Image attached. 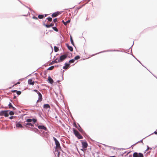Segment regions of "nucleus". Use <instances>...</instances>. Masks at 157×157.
<instances>
[{
  "instance_id": "obj_1",
  "label": "nucleus",
  "mask_w": 157,
  "mask_h": 157,
  "mask_svg": "<svg viewBox=\"0 0 157 157\" xmlns=\"http://www.w3.org/2000/svg\"><path fill=\"white\" fill-rule=\"evenodd\" d=\"M26 121L27 122L25 123V125L27 127L29 128L28 126V125H30L31 127L34 126V124L36 121V119H28L26 120Z\"/></svg>"
},
{
  "instance_id": "obj_2",
  "label": "nucleus",
  "mask_w": 157,
  "mask_h": 157,
  "mask_svg": "<svg viewBox=\"0 0 157 157\" xmlns=\"http://www.w3.org/2000/svg\"><path fill=\"white\" fill-rule=\"evenodd\" d=\"M73 132L75 135L78 139H82L83 138V137L75 129H73Z\"/></svg>"
},
{
  "instance_id": "obj_3",
  "label": "nucleus",
  "mask_w": 157,
  "mask_h": 157,
  "mask_svg": "<svg viewBox=\"0 0 157 157\" xmlns=\"http://www.w3.org/2000/svg\"><path fill=\"white\" fill-rule=\"evenodd\" d=\"M53 139L54 141L55 142V144L56 145V147L57 149L59 148H60V146L59 144V143L58 141L54 137H53Z\"/></svg>"
},
{
  "instance_id": "obj_4",
  "label": "nucleus",
  "mask_w": 157,
  "mask_h": 157,
  "mask_svg": "<svg viewBox=\"0 0 157 157\" xmlns=\"http://www.w3.org/2000/svg\"><path fill=\"white\" fill-rule=\"evenodd\" d=\"M133 157H144V155L141 153L135 152L133 154Z\"/></svg>"
},
{
  "instance_id": "obj_5",
  "label": "nucleus",
  "mask_w": 157,
  "mask_h": 157,
  "mask_svg": "<svg viewBox=\"0 0 157 157\" xmlns=\"http://www.w3.org/2000/svg\"><path fill=\"white\" fill-rule=\"evenodd\" d=\"M67 55L66 54H64L61 56L59 58V60L61 61V62H62L64 59H65L67 57Z\"/></svg>"
},
{
  "instance_id": "obj_6",
  "label": "nucleus",
  "mask_w": 157,
  "mask_h": 157,
  "mask_svg": "<svg viewBox=\"0 0 157 157\" xmlns=\"http://www.w3.org/2000/svg\"><path fill=\"white\" fill-rule=\"evenodd\" d=\"M82 144L83 148H86L88 146V144L86 141L82 142Z\"/></svg>"
},
{
  "instance_id": "obj_7",
  "label": "nucleus",
  "mask_w": 157,
  "mask_h": 157,
  "mask_svg": "<svg viewBox=\"0 0 157 157\" xmlns=\"http://www.w3.org/2000/svg\"><path fill=\"white\" fill-rule=\"evenodd\" d=\"M38 128L41 130H44L46 131L47 130V128L44 125H39L38 126Z\"/></svg>"
},
{
  "instance_id": "obj_8",
  "label": "nucleus",
  "mask_w": 157,
  "mask_h": 157,
  "mask_svg": "<svg viewBox=\"0 0 157 157\" xmlns=\"http://www.w3.org/2000/svg\"><path fill=\"white\" fill-rule=\"evenodd\" d=\"M39 96L38 100H37V102H39L41 101L42 99V96L41 93H39V94H38Z\"/></svg>"
},
{
  "instance_id": "obj_9",
  "label": "nucleus",
  "mask_w": 157,
  "mask_h": 157,
  "mask_svg": "<svg viewBox=\"0 0 157 157\" xmlns=\"http://www.w3.org/2000/svg\"><path fill=\"white\" fill-rule=\"evenodd\" d=\"M28 82L29 84L32 85H33L35 83V82L34 81H33L31 79H29L28 80Z\"/></svg>"
},
{
  "instance_id": "obj_10",
  "label": "nucleus",
  "mask_w": 157,
  "mask_h": 157,
  "mask_svg": "<svg viewBox=\"0 0 157 157\" xmlns=\"http://www.w3.org/2000/svg\"><path fill=\"white\" fill-rule=\"evenodd\" d=\"M54 154L56 156L57 155L58 157H59L60 155V152L57 148H56L55 149Z\"/></svg>"
},
{
  "instance_id": "obj_11",
  "label": "nucleus",
  "mask_w": 157,
  "mask_h": 157,
  "mask_svg": "<svg viewBox=\"0 0 157 157\" xmlns=\"http://www.w3.org/2000/svg\"><path fill=\"white\" fill-rule=\"evenodd\" d=\"M69 66V64L66 63L65 64V66L63 67V68L64 69L66 70L68 68Z\"/></svg>"
},
{
  "instance_id": "obj_12",
  "label": "nucleus",
  "mask_w": 157,
  "mask_h": 157,
  "mask_svg": "<svg viewBox=\"0 0 157 157\" xmlns=\"http://www.w3.org/2000/svg\"><path fill=\"white\" fill-rule=\"evenodd\" d=\"M58 14H59V13L57 12L53 13L52 15V16L53 17H56Z\"/></svg>"
},
{
  "instance_id": "obj_13",
  "label": "nucleus",
  "mask_w": 157,
  "mask_h": 157,
  "mask_svg": "<svg viewBox=\"0 0 157 157\" xmlns=\"http://www.w3.org/2000/svg\"><path fill=\"white\" fill-rule=\"evenodd\" d=\"M68 49H69L71 51H72L73 50L72 47L71 46H70L68 44H66Z\"/></svg>"
},
{
  "instance_id": "obj_14",
  "label": "nucleus",
  "mask_w": 157,
  "mask_h": 157,
  "mask_svg": "<svg viewBox=\"0 0 157 157\" xmlns=\"http://www.w3.org/2000/svg\"><path fill=\"white\" fill-rule=\"evenodd\" d=\"M48 81L51 84H52L53 82V79L50 76L48 78Z\"/></svg>"
},
{
  "instance_id": "obj_15",
  "label": "nucleus",
  "mask_w": 157,
  "mask_h": 157,
  "mask_svg": "<svg viewBox=\"0 0 157 157\" xmlns=\"http://www.w3.org/2000/svg\"><path fill=\"white\" fill-rule=\"evenodd\" d=\"M16 126L17 128H22L23 127L22 125L19 123H17L16 124Z\"/></svg>"
},
{
  "instance_id": "obj_16",
  "label": "nucleus",
  "mask_w": 157,
  "mask_h": 157,
  "mask_svg": "<svg viewBox=\"0 0 157 157\" xmlns=\"http://www.w3.org/2000/svg\"><path fill=\"white\" fill-rule=\"evenodd\" d=\"M44 108L46 109L48 108H50V106L48 104H44Z\"/></svg>"
},
{
  "instance_id": "obj_17",
  "label": "nucleus",
  "mask_w": 157,
  "mask_h": 157,
  "mask_svg": "<svg viewBox=\"0 0 157 157\" xmlns=\"http://www.w3.org/2000/svg\"><path fill=\"white\" fill-rule=\"evenodd\" d=\"M30 129L36 132H37L38 131V129L36 128H31Z\"/></svg>"
},
{
  "instance_id": "obj_18",
  "label": "nucleus",
  "mask_w": 157,
  "mask_h": 157,
  "mask_svg": "<svg viewBox=\"0 0 157 157\" xmlns=\"http://www.w3.org/2000/svg\"><path fill=\"white\" fill-rule=\"evenodd\" d=\"M7 111H4V115L6 117H7L8 116V114L7 113Z\"/></svg>"
},
{
  "instance_id": "obj_19",
  "label": "nucleus",
  "mask_w": 157,
  "mask_h": 157,
  "mask_svg": "<svg viewBox=\"0 0 157 157\" xmlns=\"http://www.w3.org/2000/svg\"><path fill=\"white\" fill-rule=\"evenodd\" d=\"M63 23L65 25H67V24L70 22V20H68L66 22H64L63 20L62 21Z\"/></svg>"
},
{
  "instance_id": "obj_20",
  "label": "nucleus",
  "mask_w": 157,
  "mask_h": 157,
  "mask_svg": "<svg viewBox=\"0 0 157 157\" xmlns=\"http://www.w3.org/2000/svg\"><path fill=\"white\" fill-rule=\"evenodd\" d=\"M55 60V62H56V63L61 62V61L59 60V58H57Z\"/></svg>"
},
{
  "instance_id": "obj_21",
  "label": "nucleus",
  "mask_w": 157,
  "mask_h": 157,
  "mask_svg": "<svg viewBox=\"0 0 157 157\" xmlns=\"http://www.w3.org/2000/svg\"><path fill=\"white\" fill-rule=\"evenodd\" d=\"M54 50L55 52H57L59 50L58 48L56 47V46H55L54 47Z\"/></svg>"
},
{
  "instance_id": "obj_22",
  "label": "nucleus",
  "mask_w": 157,
  "mask_h": 157,
  "mask_svg": "<svg viewBox=\"0 0 157 157\" xmlns=\"http://www.w3.org/2000/svg\"><path fill=\"white\" fill-rule=\"evenodd\" d=\"M54 68V66H51L50 67H49L48 70H52Z\"/></svg>"
},
{
  "instance_id": "obj_23",
  "label": "nucleus",
  "mask_w": 157,
  "mask_h": 157,
  "mask_svg": "<svg viewBox=\"0 0 157 157\" xmlns=\"http://www.w3.org/2000/svg\"><path fill=\"white\" fill-rule=\"evenodd\" d=\"M44 15H39L38 16V17L40 19H42L44 17Z\"/></svg>"
},
{
  "instance_id": "obj_24",
  "label": "nucleus",
  "mask_w": 157,
  "mask_h": 157,
  "mask_svg": "<svg viewBox=\"0 0 157 157\" xmlns=\"http://www.w3.org/2000/svg\"><path fill=\"white\" fill-rule=\"evenodd\" d=\"M4 111H1L0 112V116H3Z\"/></svg>"
},
{
  "instance_id": "obj_25",
  "label": "nucleus",
  "mask_w": 157,
  "mask_h": 157,
  "mask_svg": "<svg viewBox=\"0 0 157 157\" xmlns=\"http://www.w3.org/2000/svg\"><path fill=\"white\" fill-rule=\"evenodd\" d=\"M80 57L79 56H77L75 57L74 59H75V60H77V59H80Z\"/></svg>"
},
{
  "instance_id": "obj_26",
  "label": "nucleus",
  "mask_w": 157,
  "mask_h": 157,
  "mask_svg": "<svg viewBox=\"0 0 157 157\" xmlns=\"http://www.w3.org/2000/svg\"><path fill=\"white\" fill-rule=\"evenodd\" d=\"M47 19L48 20L50 21H51L52 20V18L51 17H48L47 18Z\"/></svg>"
},
{
  "instance_id": "obj_27",
  "label": "nucleus",
  "mask_w": 157,
  "mask_h": 157,
  "mask_svg": "<svg viewBox=\"0 0 157 157\" xmlns=\"http://www.w3.org/2000/svg\"><path fill=\"white\" fill-rule=\"evenodd\" d=\"M70 41H71V44L73 45H74V42H73V40L72 39V38H71L70 39Z\"/></svg>"
},
{
  "instance_id": "obj_28",
  "label": "nucleus",
  "mask_w": 157,
  "mask_h": 157,
  "mask_svg": "<svg viewBox=\"0 0 157 157\" xmlns=\"http://www.w3.org/2000/svg\"><path fill=\"white\" fill-rule=\"evenodd\" d=\"M52 28L56 32L58 31V29L56 28V27H52Z\"/></svg>"
},
{
  "instance_id": "obj_29",
  "label": "nucleus",
  "mask_w": 157,
  "mask_h": 157,
  "mask_svg": "<svg viewBox=\"0 0 157 157\" xmlns=\"http://www.w3.org/2000/svg\"><path fill=\"white\" fill-rule=\"evenodd\" d=\"M75 61V59H72L69 61V63H73Z\"/></svg>"
},
{
  "instance_id": "obj_30",
  "label": "nucleus",
  "mask_w": 157,
  "mask_h": 157,
  "mask_svg": "<svg viewBox=\"0 0 157 157\" xmlns=\"http://www.w3.org/2000/svg\"><path fill=\"white\" fill-rule=\"evenodd\" d=\"M9 114L10 115H13L14 114V113L13 111H10Z\"/></svg>"
},
{
  "instance_id": "obj_31",
  "label": "nucleus",
  "mask_w": 157,
  "mask_h": 157,
  "mask_svg": "<svg viewBox=\"0 0 157 157\" xmlns=\"http://www.w3.org/2000/svg\"><path fill=\"white\" fill-rule=\"evenodd\" d=\"M9 106V107L10 108H11L12 107H13V106L12 105V104H11V103H10V102L9 103V105H8Z\"/></svg>"
},
{
  "instance_id": "obj_32",
  "label": "nucleus",
  "mask_w": 157,
  "mask_h": 157,
  "mask_svg": "<svg viewBox=\"0 0 157 157\" xmlns=\"http://www.w3.org/2000/svg\"><path fill=\"white\" fill-rule=\"evenodd\" d=\"M16 92L17 94L18 95L20 94L21 93V92L20 91H17Z\"/></svg>"
},
{
  "instance_id": "obj_33",
  "label": "nucleus",
  "mask_w": 157,
  "mask_h": 157,
  "mask_svg": "<svg viewBox=\"0 0 157 157\" xmlns=\"http://www.w3.org/2000/svg\"><path fill=\"white\" fill-rule=\"evenodd\" d=\"M79 128H78V129L79 130V131L80 132H82V129L81 128L80 126H79Z\"/></svg>"
},
{
  "instance_id": "obj_34",
  "label": "nucleus",
  "mask_w": 157,
  "mask_h": 157,
  "mask_svg": "<svg viewBox=\"0 0 157 157\" xmlns=\"http://www.w3.org/2000/svg\"><path fill=\"white\" fill-rule=\"evenodd\" d=\"M33 91L35 92H36L38 94H39V93H40V92H39V91L36 90H33Z\"/></svg>"
},
{
  "instance_id": "obj_35",
  "label": "nucleus",
  "mask_w": 157,
  "mask_h": 157,
  "mask_svg": "<svg viewBox=\"0 0 157 157\" xmlns=\"http://www.w3.org/2000/svg\"><path fill=\"white\" fill-rule=\"evenodd\" d=\"M44 25L46 26V27L48 28L50 27V26L49 25Z\"/></svg>"
},
{
  "instance_id": "obj_36",
  "label": "nucleus",
  "mask_w": 157,
  "mask_h": 157,
  "mask_svg": "<svg viewBox=\"0 0 157 157\" xmlns=\"http://www.w3.org/2000/svg\"><path fill=\"white\" fill-rule=\"evenodd\" d=\"M57 19L56 18H55V19H54L53 20V21L55 23H56V22H57Z\"/></svg>"
},
{
  "instance_id": "obj_37",
  "label": "nucleus",
  "mask_w": 157,
  "mask_h": 157,
  "mask_svg": "<svg viewBox=\"0 0 157 157\" xmlns=\"http://www.w3.org/2000/svg\"><path fill=\"white\" fill-rule=\"evenodd\" d=\"M56 63V62H55V60H54L51 63V64H53L54 63Z\"/></svg>"
},
{
  "instance_id": "obj_38",
  "label": "nucleus",
  "mask_w": 157,
  "mask_h": 157,
  "mask_svg": "<svg viewBox=\"0 0 157 157\" xmlns=\"http://www.w3.org/2000/svg\"><path fill=\"white\" fill-rule=\"evenodd\" d=\"M33 18L34 19H36V20L38 19V18L37 17H35V16L33 17Z\"/></svg>"
},
{
  "instance_id": "obj_39",
  "label": "nucleus",
  "mask_w": 157,
  "mask_h": 157,
  "mask_svg": "<svg viewBox=\"0 0 157 157\" xmlns=\"http://www.w3.org/2000/svg\"><path fill=\"white\" fill-rule=\"evenodd\" d=\"M153 133H154L155 134L157 135V132L156 131H155L154 133H152L151 134V135L153 134Z\"/></svg>"
},
{
  "instance_id": "obj_40",
  "label": "nucleus",
  "mask_w": 157,
  "mask_h": 157,
  "mask_svg": "<svg viewBox=\"0 0 157 157\" xmlns=\"http://www.w3.org/2000/svg\"><path fill=\"white\" fill-rule=\"evenodd\" d=\"M149 149V147L148 146H147V149H146V151H147Z\"/></svg>"
},
{
  "instance_id": "obj_41",
  "label": "nucleus",
  "mask_w": 157,
  "mask_h": 157,
  "mask_svg": "<svg viewBox=\"0 0 157 157\" xmlns=\"http://www.w3.org/2000/svg\"><path fill=\"white\" fill-rule=\"evenodd\" d=\"M20 83V82H18L17 83H16V84H15V85H17V84H19Z\"/></svg>"
},
{
  "instance_id": "obj_42",
  "label": "nucleus",
  "mask_w": 157,
  "mask_h": 157,
  "mask_svg": "<svg viewBox=\"0 0 157 157\" xmlns=\"http://www.w3.org/2000/svg\"><path fill=\"white\" fill-rule=\"evenodd\" d=\"M11 108H12V109H13V110H15L16 108L14 107L13 106V107H12Z\"/></svg>"
},
{
  "instance_id": "obj_43",
  "label": "nucleus",
  "mask_w": 157,
  "mask_h": 157,
  "mask_svg": "<svg viewBox=\"0 0 157 157\" xmlns=\"http://www.w3.org/2000/svg\"><path fill=\"white\" fill-rule=\"evenodd\" d=\"M84 148H82V149H81V150H82V151H84Z\"/></svg>"
},
{
  "instance_id": "obj_44",
  "label": "nucleus",
  "mask_w": 157,
  "mask_h": 157,
  "mask_svg": "<svg viewBox=\"0 0 157 157\" xmlns=\"http://www.w3.org/2000/svg\"><path fill=\"white\" fill-rule=\"evenodd\" d=\"M53 25H52V24H51L50 25H49L50 26V27L52 26H53Z\"/></svg>"
},
{
  "instance_id": "obj_45",
  "label": "nucleus",
  "mask_w": 157,
  "mask_h": 157,
  "mask_svg": "<svg viewBox=\"0 0 157 157\" xmlns=\"http://www.w3.org/2000/svg\"><path fill=\"white\" fill-rule=\"evenodd\" d=\"M17 90H14L13 91H12L13 92H17Z\"/></svg>"
},
{
  "instance_id": "obj_46",
  "label": "nucleus",
  "mask_w": 157,
  "mask_h": 157,
  "mask_svg": "<svg viewBox=\"0 0 157 157\" xmlns=\"http://www.w3.org/2000/svg\"><path fill=\"white\" fill-rule=\"evenodd\" d=\"M12 117H10V119H12Z\"/></svg>"
},
{
  "instance_id": "obj_47",
  "label": "nucleus",
  "mask_w": 157,
  "mask_h": 157,
  "mask_svg": "<svg viewBox=\"0 0 157 157\" xmlns=\"http://www.w3.org/2000/svg\"><path fill=\"white\" fill-rule=\"evenodd\" d=\"M110 157H115V156H111Z\"/></svg>"
},
{
  "instance_id": "obj_48",
  "label": "nucleus",
  "mask_w": 157,
  "mask_h": 157,
  "mask_svg": "<svg viewBox=\"0 0 157 157\" xmlns=\"http://www.w3.org/2000/svg\"><path fill=\"white\" fill-rule=\"evenodd\" d=\"M71 38H72V37L71 36H70V39H71Z\"/></svg>"
},
{
  "instance_id": "obj_49",
  "label": "nucleus",
  "mask_w": 157,
  "mask_h": 157,
  "mask_svg": "<svg viewBox=\"0 0 157 157\" xmlns=\"http://www.w3.org/2000/svg\"><path fill=\"white\" fill-rule=\"evenodd\" d=\"M142 140H141V141H140V142H142Z\"/></svg>"
},
{
  "instance_id": "obj_50",
  "label": "nucleus",
  "mask_w": 157,
  "mask_h": 157,
  "mask_svg": "<svg viewBox=\"0 0 157 157\" xmlns=\"http://www.w3.org/2000/svg\"><path fill=\"white\" fill-rule=\"evenodd\" d=\"M142 140H141V141H140V142H142Z\"/></svg>"
}]
</instances>
